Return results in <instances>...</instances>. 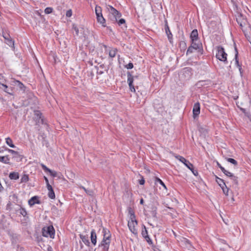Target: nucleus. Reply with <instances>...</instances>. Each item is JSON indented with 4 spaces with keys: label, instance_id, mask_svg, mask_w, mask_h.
Returning a JSON list of instances; mask_svg holds the SVG:
<instances>
[{
    "label": "nucleus",
    "instance_id": "f257e3e1",
    "mask_svg": "<svg viewBox=\"0 0 251 251\" xmlns=\"http://www.w3.org/2000/svg\"><path fill=\"white\" fill-rule=\"evenodd\" d=\"M227 54L226 53L223 47L221 46L217 47V53L216 57L217 59L223 62L224 63H227Z\"/></svg>",
    "mask_w": 251,
    "mask_h": 251
},
{
    "label": "nucleus",
    "instance_id": "f03ea898",
    "mask_svg": "<svg viewBox=\"0 0 251 251\" xmlns=\"http://www.w3.org/2000/svg\"><path fill=\"white\" fill-rule=\"evenodd\" d=\"M108 10L110 13L109 18L113 22H117L121 17V14L115 8L110 5H108Z\"/></svg>",
    "mask_w": 251,
    "mask_h": 251
},
{
    "label": "nucleus",
    "instance_id": "7ed1b4c3",
    "mask_svg": "<svg viewBox=\"0 0 251 251\" xmlns=\"http://www.w3.org/2000/svg\"><path fill=\"white\" fill-rule=\"evenodd\" d=\"M55 234V230L52 226H50L44 227L42 229V235L44 237H50L51 238H54Z\"/></svg>",
    "mask_w": 251,
    "mask_h": 251
},
{
    "label": "nucleus",
    "instance_id": "20e7f679",
    "mask_svg": "<svg viewBox=\"0 0 251 251\" xmlns=\"http://www.w3.org/2000/svg\"><path fill=\"white\" fill-rule=\"evenodd\" d=\"M110 243V239L105 237V239H103L100 244L99 245V247L101 248L102 251H108Z\"/></svg>",
    "mask_w": 251,
    "mask_h": 251
},
{
    "label": "nucleus",
    "instance_id": "39448f33",
    "mask_svg": "<svg viewBox=\"0 0 251 251\" xmlns=\"http://www.w3.org/2000/svg\"><path fill=\"white\" fill-rule=\"evenodd\" d=\"M137 225V221L136 220H130L128 222V226L130 231L135 235H137L138 233L137 230L135 228V226Z\"/></svg>",
    "mask_w": 251,
    "mask_h": 251
},
{
    "label": "nucleus",
    "instance_id": "423d86ee",
    "mask_svg": "<svg viewBox=\"0 0 251 251\" xmlns=\"http://www.w3.org/2000/svg\"><path fill=\"white\" fill-rule=\"evenodd\" d=\"M134 77L136 78L137 76H134L131 74H130V73H127V83L128 84L130 90L134 93H135L136 91L135 87L133 85Z\"/></svg>",
    "mask_w": 251,
    "mask_h": 251
},
{
    "label": "nucleus",
    "instance_id": "0eeeda50",
    "mask_svg": "<svg viewBox=\"0 0 251 251\" xmlns=\"http://www.w3.org/2000/svg\"><path fill=\"white\" fill-rule=\"evenodd\" d=\"M222 172L227 176H228L234 182L235 184H238V177L235 176L232 173L226 170L225 168L222 169Z\"/></svg>",
    "mask_w": 251,
    "mask_h": 251
},
{
    "label": "nucleus",
    "instance_id": "6e6552de",
    "mask_svg": "<svg viewBox=\"0 0 251 251\" xmlns=\"http://www.w3.org/2000/svg\"><path fill=\"white\" fill-rule=\"evenodd\" d=\"M176 157V159H177L180 162L183 163L189 169H193V164L191 163H190L188 160H186L184 157L180 155H177Z\"/></svg>",
    "mask_w": 251,
    "mask_h": 251
},
{
    "label": "nucleus",
    "instance_id": "1a4fd4ad",
    "mask_svg": "<svg viewBox=\"0 0 251 251\" xmlns=\"http://www.w3.org/2000/svg\"><path fill=\"white\" fill-rule=\"evenodd\" d=\"M236 21L241 27H243L247 24V19L241 14L236 17Z\"/></svg>",
    "mask_w": 251,
    "mask_h": 251
},
{
    "label": "nucleus",
    "instance_id": "9d476101",
    "mask_svg": "<svg viewBox=\"0 0 251 251\" xmlns=\"http://www.w3.org/2000/svg\"><path fill=\"white\" fill-rule=\"evenodd\" d=\"M193 116L195 118L200 113V104L199 102L194 104L193 109Z\"/></svg>",
    "mask_w": 251,
    "mask_h": 251
},
{
    "label": "nucleus",
    "instance_id": "9b49d317",
    "mask_svg": "<svg viewBox=\"0 0 251 251\" xmlns=\"http://www.w3.org/2000/svg\"><path fill=\"white\" fill-rule=\"evenodd\" d=\"M97 16V20L98 23L100 24L102 26L105 27L106 26V24H105V20L103 18L102 14H99L96 15Z\"/></svg>",
    "mask_w": 251,
    "mask_h": 251
},
{
    "label": "nucleus",
    "instance_id": "f8f14e48",
    "mask_svg": "<svg viewBox=\"0 0 251 251\" xmlns=\"http://www.w3.org/2000/svg\"><path fill=\"white\" fill-rule=\"evenodd\" d=\"M190 38L191 41L198 40V32L197 29H194L191 33Z\"/></svg>",
    "mask_w": 251,
    "mask_h": 251
},
{
    "label": "nucleus",
    "instance_id": "ddd939ff",
    "mask_svg": "<svg viewBox=\"0 0 251 251\" xmlns=\"http://www.w3.org/2000/svg\"><path fill=\"white\" fill-rule=\"evenodd\" d=\"M191 46L193 47V48L196 50L200 49L202 47L201 44L198 40L191 41Z\"/></svg>",
    "mask_w": 251,
    "mask_h": 251
},
{
    "label": "nucleus",
    "instance_id": "4468645a",
    "mask_svg": "<svg viewBox=\"0 0 251 251\" xmlns=\"http://www.w3.org/2000/svg\"><path fill=\"white\" fill-rule=\"evenodd\" d=\"M91 241L92 243L95 246L97 243V235L94 229H92L91 232Z\"/></svg>",
    "mask_w": 251,
    "mask_h": 251
},
{
    "label": "nucleus",
    "instance_id": "2eb2a0df",
    "mask_svg": "<svg viewBox=\"0 0 251 251\" xmlns=\"http://www.w3.org/2000/svg\"><path fill=\"white\" fill-rule=\"evenodd\" d=\"M47 188L49 191L48 194L49 197L51 199H54L55 197V195L52 186L51 185H49Z\"/></svg>",
    "mask_w": 251,
    "mask_h": 251
},
{
    "label": "nucleus",
    "instance_id": "dca6fc26",
    "mask_svg": "<svg viewBox=\"0 0 251 251\" xmlns=\"http://www.w3.org/2000/svg\"><path fill=\"white\" fill-rule=\"evenodd\" d=\"M79 237L81 239V241L87 246H90V242L89 240V237L88 235H83L81 234H79Z\"/></svg>",
    "mask_w": 251,
    "mask_h": 251
},
{
    "label": "nucleus",
    "instance_id": "f3484780",
    "mask_svg": "<svg viewBox=\"0 0 251 251\" xmlns=\"http://www.w3.org/2000/svg\"><path fill=\"white\" fill-rule=\"evenodd\" d=\"M40 203V201L38 200V197L37 196H34L32 197L29 201H28V204L30 206H33L35 203L39 204Z\"/></svg>",
    "mask_w": 251,
    "mask_h": 251
},
{
    "label": "nucleus",
    "instance_id": "a211bd4d",
    "mask_svg": "<svg viewBox=\"0 0 251 251\" xmlns=\"http://www.w3.org/2000/svg\"><path fill=\"white\" fill-rule=\"evenodd\" d=\"M234 48H235V64L238 67L240 73H242V72H241V67L239 65L238 58V52L237 49V48L236 47H235Z\"/></svg>",
    "mask_w": 251,
    "mask_h": 251
},
{
    "label": "nucleus",
    "instance_id": "6ab92c4d",
    "mask_svg": "<svg viewBox=\"0 0 251 251\" xmlns=\"http://www.w3.org/2000/svg\"><path fill=\"white\" fill-rule=\"evenodd\" d=\"M9 177L10 179L17 180L19 178V174L18 172H11L9 174Z\"/></svg>",
    "mask_w": 251,
    "mask_h": 251
},
{
    "label": "nucleus",
    "instance_id": "aec40b11",
    "mask_svg": "<svg viewBox=\"0 0 251 251\" xmlns=\"http://www.w3.org/2000/svg\"><path fill=\"white\" fill-rule=\"evenodd\" d=\"M165 29L166 31V33L168 36V38L169 40H170V42H171V40L172 39L173 35L171 33V31H170L168 25H166V26L165 27Z\"/></svg>",
    "mask_w": 251,
    "mask_h": 251
},
{
    "label": "nucleus",
    "instance_id": "412c9836",
    "mask_svg": "<svg viewBox=\"0 0 251 251\" xmlns=\"http://www.w3.org/2000/svg\"><path fill=\"white\" fill-rule=\"evenodd\" d=\"M0 84L3 87L2 89L4 92H5L6 93H7L9 94L12 95V90L11 88H9L6 85L2 84V82Z\"/></svg>",
    "mask_w": 251,
    "mask_h": 251
},
{
    "label": "nucleus",
    "instance_id": "4be33fe9",
    "mask_svg": "<svg viewBox=\"0 0 251 251\" xmlns=\"http://www.w3.org/2000/svg\"><path fill=\"white\" fill-rule=\"evenodd\" d=\"M128 214L130 215V220H136L135 215L133 209L131 207L128 208Z\"/></svg>",
    "mask_w": 251,
    "mask_h": 251
},
{
    "label": "nucleus",
    "instance_id": "5701e85b",
    "mask_svg": "<svg viewBox=\"0 0 251 251\" xmlns=\"http://www.w3.org/2000/svg\"><path fill=\"white\" fill-rule=\"evenodd\" d=\"M216 181L221 187L225 186L226 184L223 179L216 176Z\"/></svg>",
    "mask_w": 251,
    "mask_h": 251
},
{
    "label": "nucleus",
    "instance_id": "b1692460",
    "mask_svg": "<svg viewBox=\"0 0 251 251\" xmlns=\"http://www.w3.org/2000/svg\"><path fill=\"white\" fill-rule=\"evenodd\" d=\"M0 161L5 164H8L9 163V158L8 156H0Z\"/></svg>",
    "mask_w": 251,
    "mask_h": 251
},
{
    "label": "nucleus",
    "instance_id": "393cba45",
    "mask_svg": "<svg viewBox=\"0 0 251 251\" xmlns=\"http://www.w3.org/2000/svg\"><path fill=\"white\" fill-rule=\"evenodd\" d=\"M6 140V144L11 148H15V145L13 143V141L12 139L9 138L7 137L5 139Z\"/></svg>",
    "mask_w": 251,
    "mask_h": 251
},
{
    "label": "nucleus",
    "instance_id": "a878e982",
    "mask_svg": "<svg viewBox=\"0 0 251 251\" xmlns=\"http://www.w3.org/2000/svg\"><path fill=\"white\" fill-rule=\"evenodd\" d=\"M79 188H80V189H83V190L86 192V193L87 195H89V196H93V194H94V192H93V190H87V189H86L84 187H83V186H80L79 187Z\"/></svg>",
    "mask_w": 251,
    "mask_h": 251
},
{
    "label": "nucleus",
    "instance_id": "bb28decb",
    "mask_svg": "<svg viewBox=\"0 0 251 251\" xmlns=\"http://www.w3.org/2000/svg\"><path fill=\"white\" fill-rule=\"evenodd\" d=\"M29 180V177L27 175L24 174L21 177V183H25Z\"/></svg>",
    "mask_w": 251,
    "mask_h": 251
},
{
    "label": "nucleus",
    "instance_id": "cd10ccee",
    "mask_svg": "<svg viewBox=\"0 0 251 251\" xmlns=\"http://www.w3.org/2000/svg\"><path fill=\"white\" fill-rule=\"evenodd\" d=\"M117 52V50L116 49H112L109 51V55L110 57L113 58L115 57Z\"/></svg>",
    "mask_w": 251,
    "mask_h": 251
},
{
    "label": "nucleus",
    "instance_id": "c85d7f7f",
    "mask_svg": "<svg viewBox=\"0 0 251 251\" xmlns=\"http://www.w3.org/2000/svg\"><path fill=\"white\" fill-rule=\"evenodd\" d=\"M15 84L18 86L21 90L25 91V87L24 85L20 81L17 80L15 81Z\"/></svg>",
    "mask_w": 251,
    "mask_h": 251
},
{
    "label": "nucleus",
    "instance_id": "c756f323",
    "mask_svg": "<svg viewBox=\"0 0 251 251\" xmlns=\"http://www.w3.org/2000/svg\"><path fill=\"white\" fill-rule=\"evenodd\" d=\"M155 183H160L165 189H167L166 185L164 183V182L158 177H155Z\"/></svg>",
    "mask_w": 251,
    "mask_h": 251
},
{
    "label": "nucleus",
    "instance_id": "7c9ffc66",
    "mask_svg": "<svg viewBox=\"0 0 251 251\" xmlns=\"http://www.w3.org/2000/svg\"><path fill=\"white\" fill-rule=\"evenodd\" d=\"M18 212L20 213L23 216H25L26 215V211L25 209L24 208L21 207L18 210Z\"/></svg>",
    "mask_w": 251,
    "mask_h": 251
},
{
    "label": "nucleus",
    "instance_id": "2f4dec72",
    "mask_svg": "<svg viewBox=\"0 0 251 251\" xmlns=\"http://www.w3.org/2000/svg\"><path fill=\"white\" fill-rule=\"evenodd\" d=\"M144 230H142V235L145 238L147 239V237H148V231L146 229V227L145 226H144Z\"/></svg>",
    "mask_w": 251,
    "mask_h": 251
},
{
    "label": "nucleus",
    "instance_id": "473e14b6",
    "mask_svg": "<svg viewBox=\"0 0 251 251\" xmlns=\"http://www.w3.org/2000/svg\"><path fill=\"white\" fill-rule=\"evenodd\" d=\"M96 15L102 14V9L100 6L96 5L95 7Z\"/></svg>",
    "mask_w": 251,
    "mask_h": 251
},
{
    "label": "nucleus",
    "instance_id": "72a5a7b5",
    "mask_svg": "<svg viewBox=\"0 0 251 251\" xmlns=\"http://www.w3.org/2000/svg\"><path fill=\"white\" fill-rule=\"evenodd\" d=\"M8 151L9 152H10L11 153H12L14 157H15L19 156V154L17 151H16L14 150H10V149H8Z\"/></svg>",
    "mask_w": 251,
    "mask_h": 251
},
{
    "label": "nucleus",
    "instance_id": "f704fd0d",
    "mask_svg": "<svg viewBox=\"0 0 251 251\" xmlns=\"http://www.w3.org/2000/svg\"><path fill=\"white\" fill-rule=\"evenodd\" d=\"M226 160L228 162L232 163V164L234 165L235 166L237 165V164H238L237 162L235 159H234L233 158H228L226 159Z\"/></svg>",
    "mask_w": 251,
    "mask_h": 251
},
{
    "label": "nucleus",
    "instance_id": "c9c22d12",
    "mask_svg": "<svg viewBox=\"0 0 251 251\" xmlns=\"http://www.w3.org/2000/svg\"><path fill=\"white\" fill-rule=\"evenodd\" d=\"M42 168L44 170L45 172H51V170L48 168L46 165L44 164H41Z\"/></svg>",
    "mask_w": 251,
    "mask_h": 251
},
{
    "label": "nucleus",
    "instance_id": "e433bc0d",
    "mask_svg": "<svg viewBox=\"0 0 251 251\" xmlns=\"http://www.w3.org/2000/svg\"><path fill=\"white\" fill-rule=\"evenodd\" d=\"M42 168L44 170L45 172H51V170L48 168L46 165L44 164H41Z\"/></svg>",
    "mask_w": 251,
    "mask_h": 251
},
{
    "label": "nucleus",
    "instance_id": "4c0bfd02",
    "mask_svg": "<svg viewBox=\"0 0 251 251\" xmlns=\"http://www.w3.org/2000/svg\"><path fill=\"white\" fill-rule=\"evenodd\" d=\"M221 188L222 189L224 193L227 196L228 192V188L226 187V185H225V186L224 187H221Z\"/></svg>",
    "mask_w": 251,
    "mask_h": 251
},
{
    "label": "nucleus",
    "instance_id": "58836bf2",
    "mask_svg": "<svg viewBox=\"0 0 251 251\" xmlns=\"http://www.w3.org/2000/svg\"><path fill=\"white\" fill-rule=\"evenodd\" d=\"M52 12V8L51 7H47L45 9V13L47 14H50Z\"/></svg>",
    "mask_w": 251,
    "mask_h": 251
},
{
    "label": "nucleus",
    "instance_id": "ea45409f",
    "mask_svg": "<svg viewBox=\"0 0 251 251\" xmlns=\"http://www.w3.org/2000/svg\"><path fill=\"white\" fill-rule=\"evenodd\" d=\"M194 50V49L193 48V47L190 46L187 50L186 54L188 55L189 54L192 53L193 52Z\"/></svg>",
    "mask_w": 251,
    "mask_h": 251
},
{
    "label": "nucleus",
    "instance_id": "a19ab883",
    "mask_svg": "<svg viewBox=\"0 0 251 251\" xmlns=\"http://www.w3.org/2000/svg\"><path fill=\"white\" fill-rule=\"evenodd\" d=\"M72 15V11L71 9H69L66 12V17H71Z\"/></svg>",
    "mask_w": 251,
    "mask_h": 251
},
{
    "label": "nucleus",
    "instance_id": "79ce46f5",
    "mask_svg": "<svg viewBox=\"0 0 251 251\" xmlns=\"http://www.w3.org/2000/svg\"><path fill=\"white\" fill-rule=\"evenodd\" d=\"M34 114H35V115L37 116V117L38 118H39V119H41V118L42 113L40 111H35L34 112Z\"/></svg>",
    "mask_w": 251,
    "mask_h": 251
},
{
    "label": "nucleus",
    "instance_id": "37998d69",
    "mask_svg": "<svg viewBox=\"0 0 251 251\" xmlns=\"http://www.w3.org/2000/svg\"><path fill=\"white\" fill-rule=\"evenodd\" d=\"M241 110L245 114L246 116H248L249 118L250 117V114L249 113L246 112V109L245 108L240 107Z\"/></svg>",
    "mask_w": 251,
    "mask_h": 251
},
{
    "label": "nucleus",
    "instance_id": "c03bdc74",
    "mask_svg": "<svg viewBox=\"0 0 251 251\" xmlns=\"http://www.w3.org/2000/svg\"><path fill=\"white\" fill-rule=\"evenodd\" d=\"M126 67L127 69H132L133 67V65L132 63H129L128 64H127L126 66Z\"/></svg>",
    "mask_w": 251,
    "mask_h": 251
},
{
    "label": "nucleus",
    "instance_id": "a18cd8bd",
    "mask_svg": "<svg viewBox=\"0 0 251 251\" xmlns=\"http://www.w3.org/2000/svg\"><path fill=\"white\" fill-rule=\"evenodd\" d=\"M118 22V24L119 25H122V24H124L125 23L126 21L125 19H120Z\"/></svg>",
    "mask_w": 251,
    "mask_h": 251
},
{
    "label": "nucleus",
    "instance_id": "49530a36",
    "mask_svg": "<svg viewBox=\"0 0 251 251\" xmlns=\"http://www.w3.org/2000/svg\"><path fill=\"white\" fill-rule=\"evenodd\" d=\"M193 173V174L195 176H197L198 175V172L197 171V170H196L194 169V166L193 165V169H191V170H190Z\"/></svg>",
    "mask_w": 251,
    "mask_h": 251
},
{
    "label": "nucleus",
    "instance_id": "de8ad7c7",
    "mask_svg": "<svg viewBox=\"0 0 251 251\" xmlns=\"http://www.w3.org/2000/svg\"><path fill=\"white\" fill-rule=\"evenodd\" d=\"M105 237H108V239H110V238L111 237V235H110L109 231H107V235L106 234H103V239H105Z\"/></svg>",
    "mask_w": 251,
    "mask_h": 251
},
{
    "label": "nucleus",
    "instance_id": "09e8293b",
    "mask_svg": "<svg viewBox=\"0 0 251 251\" xmlns=\"http://www.w3.org/2000/svg\"><path fill=\"white\" fill-rule=\"evenodd\" d=\"M50 174L53 177H56L57 176V173L55 171L51 170V172H50Z\"/></svg>",
    "mask_w": 251,
    "mask_h": 251
},
{
    "label": "nucleus",
    "instance_id": "8fccbe9b",
    "mask_svg": "<svg viewBox=\"0 0 251 251\" xmlns=\"http://www.w3.org/2000/svg\"><path fill=\"white\" fill-rule=\"evenodd\" d=\"M44 178L46 181V183L47 184V187H48V186L50 185L49 183V180H48V178L46 176H44Z\"/></svg>",
    "mask_w": 251,
    "mask_h": 251
},
{
    "label": "nucleus",
    "instance_id": "3c124183",
    "mask_svg": "<svg viewBox=\"0 0 251 251\" xmlns=\"http://www.w3.org/2000/svg\"><path fill=\"white\" fill-rule=\"evenodd\" d=\"M73 28H74V30L75 31V34L76 35H78V33H79V30H78V28L76 26H74Z\"/></svg>",
    "mask_w": 251,
    "mask_h": 251
},
{
    "label": "nucleus",
    "instance_id": "603ef678",
    "mask_svg": "<svg viewBox=\"0 0 251 251\" xmlns=\"http://www.w3.org/2000/svg\"><path fill=\"white\" fill-rule=\"evenodd\" d=\"M146 239V241L148 242V243L149 244H151L152 243L151 240L150 239V238L149 237V236H148V237H147V239Z\"/></svg>",
    "mask_w": 251,
    "mask_h": 251
},
{
    "label": "nucleus",
    "instance_id": "864d4df0",
    "mask_svg": "<svg viewBox=\"0 0 251 251\" xmlns=\"http://www.w3.org/2000/svg\"><path fill=\"white\" fill-rule=\"evenodd\" d=\"M145 183V180L144 178L141 179L139 180V184L140 185H143Z\"/></svg>",
    "mask_w": 251,
    "mask_h": 251
},
{
    "label": "nucleus",
    "instance_id": "5fc2aeb1",
    "mask_svg": "<svg viewBox=\"0 0 251 251\" xmlns=\"http://www.w3.org/2000/svg\"><path fill=\"white\" fill-rule=\"evenodd\" d=\"M217 165L220 168L221 171L222 169L224 168L218 162H217Z\"/></svg>",
    "mask_w": 251,
    "mask_h": 251
},
{
    "label": "nucleus",
    "instance_id": "6e6d98bb",
    "mask_svg": "<svg viewBox=\"0 0 251 251\" xmlns=\"http://www.w3.org/2000/svg\"><path fill=\"white\" fill-rule=\"evenodd\" d=\"M3 81V78L1 75L0 74V84Z\"/></svg>",
    "mask_w": 251,
    "mask_h": 251
},
{
    "label": "nucleus",
    "instance_id": "4d7b16f0",
    "mask_svg": "<svg viewBox=\"0 0 251 251\" xmlns=\"http://www.w3.org/2000/svg\"><path fill=\"white\" fill-rule=\"evenodd\" d=\"M108 231V230H107L106 229L103 228V234H106L107 235V231Z\"/></svg>",
    "mask_w": 251,
    "mask_h": 251
},
{
    "label": "nucleus",
    "instance_id": "13d9d810",
    "mask_svg": "<svg viewBox=\"0 0 251 251\" xmlns=\"http://www.w3.org/2000/svg\"><path fill=\"white\" fill-rule=\"evenodd\" d=\"M9 45H14V42L12 40H9Z\"/></svg>",
    "mask_w": 251,
    "mask_h": 251
},
{
    "label": "nucleus",
    "instance_id": "bf43d9fd",
    "mask_svg": "<svg viewBox=\"0 0 251 251\" xmlns=\"http://www.w3.org/2000/svg\"><path fill=\"white\" fill-rule=\"evenodd\" d=\"M140 204H144V200H143V199H141L140 200Z\"/></svg>",
    "mask_w": 251,
    "mask_h": 251
},
{
    "label": "nucleus",
    "instance_id": "052dcab7",
    "mask_svg": "<svg viewBox=\"0 0 251 251\" xmlns=\"http://www.w3.org/2000/svg\"><path fill=\"white\" fill-rule=\"evenodd\" d=\"M3 37L5 39H8V36H9L8 35H7V36H4V35H3Z\"/></svg>",
    "mask_w": 251,
    "mask_h": 251
},
{
    "label": "nucleus",
    "instance_id": "680f3d73",
    "mask_svg": "<svg viewBox=\"0 0 251 251\" xmlns=\"http://www.w3.org/2000/svg\"><path fill=\"white\" fill-rule=\"evenodd\" d=\"M48 251H51V248L50 247H49L48 248Z\"/></svg>",
    "mask_w": 251,
    "mask_h": 251
},
{
    "label": "nucleus",
    "instance_id": "e2e57ef3",
    "mask_svg": "<svg viewBox=\"0 0 251 251\" xmlns=\"http://www.w3.org/2000/svg\"><path fill=\"white\" fill-rule=\"evenodd\" d=\"M80 248L82 249L83 248V246L81 242L80 243Z\"/></svg>",
    "mask_w": 251,
    "mask_h": 251
}]
</instances>
